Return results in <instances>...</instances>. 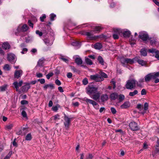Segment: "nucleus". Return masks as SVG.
I'll list each match as a JSON object with an SVG mask.
<instances>
[{
    "label": "nucleus",
    "instance_id": "f257e3e1",
    "mask_svg": "<svg viewBox=\"0 0 159 159\" xmlns=\"http://www.w3.org/2000/svg\"><path fill=\"white\" fill-rule=\"evenodd\" d=\"M136 84L138 86H141V85L139 84L138 82L136 83V81L134 79L128 80L127 81L125 86L127 89H131L135 87Z\"/></svg>",
    "mask_w": 159,
    "mask_h": 159
},
{
    "label": "nucleus",
    "instance_id": "f03ea898",
    "mask_svg": "<svg viewBox=\"0 0 159 159\" xmlns=\"http://www.w3.org/2000/svg\"><path fill=\"white\" fill-rule=\"evenodd\" d=\"M137 60V57H135L132 59L129 58H122L120 59V61L123 65L125 66L126 64H133L136 62V60Z\"/></svg>",
    "mask_w": 159,
    "mask_h": 159
},
{
    "label": "nucleus",
    "instance_id": "7ed1b4c3",
    "mask_svg": "<svg viewBox=\"0 0 159 159\" xmlns=\"http://www.w3.org/2000/svg\"><path fill=\"white\" fill-rule=\"evenodd\" d=\"M159 77V71L156 73H150L144 77L145 80L146 82H148L152 79H155Z\"/></svg>",
    "mask_w": 159,
    "mask_h": 159
},
{
    "label": "nucleus",
    "instance_id": "20e7f679",
    "mask_svg": "<svg viewBox=\"0 0 159 159\" xmlns=\"http://www.w3.org/2000/svg\"><path fill=\"white\" fill-rule=\"evenodd\" d=\"M148 103L145 102L144 104V107L142 105L140 104H138L137 106V108L138 109L139 111V112L140 113L143 114L146 112V111L148 109Z\"/></svg>",
    "mask_w": 159,
    "mask_h": 159
},
{
    "label": "nucleus",
    "instance_id": "39448f33",
    "mask_svg": "<svg viewBox=\"0 0 159 159\" xmlns=\"http://www.w3.org/2000/svg\"><path fill=\"white\" fill-rule=\"evenodd\" d=\"M93 30L91 31L90 32L84 31L82 34L87 36L89 39L91 40H95L100 37L99 36H93Z\"/></svg>",
    "mask_w": 159,
    "mask_h": 159
},
{
    "label": "nucleus",
    "instance_id": "423d86ee",
    "mask_svg": "<svg viewBox=\"0 0 159 159\" xmlns=\"http://www.w3.org/2000/svg\"><path fill=\"white\" fill-rule=\"evenodd\" d=\"M90 78L91 80L97 82H101L104 80V78L98 74L90 75Z\"/></svg>",
    "mask_w": 159,
    "mask_h": 159
},
{
    "label": "nucleus",
    "instance_id": "0eeeda50",
    "mask_svg": "<svg viewBox=\"0 0 159 159\" xmlns=\"http://www.w3.org/2000/svg\"><path fill=\"white\" fill-rule=\"evenodd\" d=\"M98 89L93 86H88L86 89V92L87 94L90 95L96 93L97 92Z\"/></svg>",
    "mask_w": 159,
    "mask_h": 159
},
{
    "label": "nucleus",
    "instance_id": "6e6552de",
    "mask_svg": "<svg viewBox=\"0 0 159 159\" xmlns=\"http://www.w3.org/2000/svg\"><path fill=\"white\" fill-rule=\"evenodd\" d=\"M7 60L11 62L14 63L16 60V56L13 53H10L7 55Z\"/></svg>",
    "mask_w": 159,
    "mask_h": 159
},
{
    "label": "nucleus",
    "instance_id": "1a4fd4ad",
    "mask_svg": "<svg viewBox=\"0 0 159 159\" xmlns=\"http://www.w3.org/2000/svg\"><path fill=\"white\" fill-rule=\"evenodd\" d=\"M129 126L130 129L133 131H137L139 129L137 124L134 121L131 122L129 124Z\"/></svg>",
    "mask_w": 159,
    "mask_h": 159
},
{
    "label": "nucleus",
    "instance_id": "9d476101",
    "mask_svg": "<svg viewBox=\"0 0 159 159\" xmlns=\"http://www.w3.org/2000/svg\"><path fill=\"white\" fill-rule=\"evenodd\" d=\"M149 52L153 54V56H155V57L158 60H159V51L154 48L148 49Z\"/></svg>",
    "mask_w": 159,
    "mask_h": 159
},
{
    "label": "nucleus",
    "instance_id": "9b49d317",
    "mask_svg": "<svg viewBox=\"0 0 159 159\" xmlns=\"http://www.w3.org/2000/svg\"><path fill=\"white\" fill-rule=\"evenodd\" d=\"M72 118H69L65 115L64 117L65 121L64 122V125L66 129H67L69 128L70 122V120Z\"/></svg>",
    "mask_w": 159,
    "mask_h": 159
},
{
    "label": "nucleus",
    "instance_id": "f8f14e48",
    "mask_svg": "<svg viewBox=\"0 0 159 159\" xmlns=\"http://www.w3.org/2000/svg\"><path fill=\"white\" fill-rule=\"evenodd\" d=\"M139 38L143 41H146L148 38V34L144 32H141L139 33Z\"/></svg>",
    "mask_w": 159,
    "mask_h": 159
},
{
    "label": "nucleus",
    "instance_id": "ddd939ff",
    "mask_svg": "<svg viewBox=\"0 0 159 159\" xmlns=\"http://www.w3.org/2000/svg\"><path fill=\"white\" fill-rule=\"evenodd\" d=\"M28 29V27L26 24H24L22 26H19L17 29V31L18 32H25Z\"/></svg>",
    "mask_w": 159,
    "mask_h": 159
},
{
    "label": "nucleus",
    "instance_id": "4468645a",
    "mask_svg": "<svg viewBox=\"0 0 159 159\" xmlns=\"http://www.w3.org/2000/svg\"><path fill=\"white\" fill-rule=\"evenodd\" d=\"M28 132V129L27 128L23 127L21 129L19 130L17 132L16 134L18 135H25Z\"/></svg>",
    "mask_w": 159,
    "mask_h": 159
},
{
    "label": "nucleus",
    "instance_id": "2eb2a0df",
    "mask_svg": "<svg viewBox=\"0 0 159 159\" xmlns=\"http://www.w3.org/2000/svg\"><path fill=\"white\" fill-rule=\"evenodd\" d=\"M84 101H85L87 103L92 104L95 107V106L98 105L97 103L94 100L89 99L86 97L84 98Z\"/></svg>",
    "mask_w": 159,
    "mask_h": 159
},
{
    "label": "nucleus",
    "instance_id": "dca6fc26",
    "mask_svg": "<svg viewBox=\"0 0 159 159\" xmlns=\"http://www.w3.org/2000/svg\"><path fill=\"white\" fill-rule=\"evenodd\" d=\"M23 71L21 70H16L14 72V78L18 79L22 75Z\"/></svg>",
    "mask_w": 159,
    "mask_h": 159
},
{
    "label": "nucleus",
    "instance_id": "f3484780",
    "mask_svg": "<svg viewBox=\"0 0 159 159\" xmlns=\"http://www.w3.org/2000/svg\"><path fill=\"white\" fill-rule=\"evenodd\" d=\"M100 93L99 92H96V93H93L92 96L90 95V97L93 99L97 100L99 98Z\"/></svg>",
    "mask_w": 159,
    "mask_h": 159
},
{
    "label": "nucleus",
    "instance_id": "a211bd4d",
    "mask_svg": "<svg viewBox=\"0 0 159 159\" xmlns=\"http://www.w3.org/2000/svg\"><path fill=\"white\" fill-rule=\"evenodd\" d=\"M23 84V81L22 80L20 81L19 83L17 81L13 83V84L15 88L16 89V91H18L19 90V87L21 86Z\"/></svg>",
    "mask_w": 159,
    "mask_h": 159
},
{
    "label": "nucleus",
    "instance_id": "6ab92c4d",
    "mask_svg": "<svg viewBox=\"0 0 159 159\" xmlns=\"http://www.w3.org/2000/svg\"><path fill=\"white\" fill-rule=\"evenodd\" d=\"M29 84L26 83L25 85L23 86L21 88V90L22 92H26L30 88Z\"/></svg>",
    "mask_w": 159,
    "mask_h": 159
},
{
    "label": "nucleus",
    "instance_id": "aec40b11",
    "mask_svg": "<svg viewBox=\"0 0 159 159\" xmlns=\"http://www.w3.org/2000/svg\"><path fill=\"white\" fill-rule=\"evenodd\" d=\"M108 99V96L107 94H102L101 97V100L102 102L107 101Z\"/></svg>",
    "mask_w": 159,
    "mask_h": 159
},
{
    "label": "nucleus",
    "instance_id": "412c9836",
    "mask_svg": "<svg viewBox=\"0 0 159 159\" xmlns=\"http://www.w3.org/2000/svg\"><path fill=\"white\" fill-rule=\"evenodd\" d=\"M2 47L5 50H7L10 48V45L8 43L6 42L2 44Z\"/></svg>",
    "mask_w": 159,
    "mask_h": 159
},
{
    "label": "nucleus",
    "instance_id": "4be33fe9",
    "mask_svg": "<svg viewBox=\"0 0 159 159\" xmlns=\"http://www.w3.org/2000/svg\"><path fill=\"white\" fill-rule=\"evenodd\" d=\"M118 95L117 93H111L110 96V97L111 100H115L118 98Z\"/></svg>",
    "mask_w": 159,
    "mask_h": 159
},
{
    "label": "nucleus",
    "instance_id": "5701e85b",
    "mask_svg": "<svg viewBox=\"0 0 159 159\" xmlns=\"http://www.w3.org/2000/svg\"><path fill=\"white\" fill-rule=\"evenodd\" d=\"M130 106V104L129 102H125L122 105L120 106V107L122 109H125L129 107Z\"/></svg>",
    "mask_w": 159,
    "mask_h": 159
},
{
    "label": "nucleus",
    "instance_id": "b1692460",
    "mask_svg": "<svg viewBox=\"0 0 159 159\" xmlns=\"http://www.w3.org/2000/svg\"><path fill=\"white\" fill-rule=\"evenodd\" d=\"M44 60L43 58H41L39 59L38 62L37 66H41L43 65Z\"/></svg>",
    "mask_w": 159,
    "mask_h": 159
},
{
    "label": "nucleus",
    "instance_id": "393cba45",
    "mask_svg": "<svg viewBox=\"0 0 159 159\" xmlns=\"http://www.w3.org/2000/svg\"><path fill=\"white\" fill-rule=\"evenodd\" d=\"M75 62L78 65H81L83 63L82 59L80 57H76L75 59Z\"/></svg>",
    "mask_w": 159,
    "mask_h": 159
},
{
    "label": "nucleus",
    "instance_id": "a878e982",
    "mask_svg": "<svg viewBox=\"0 0 159 159\" xmlns=\"http://www.w3.org/2000/svg\"><path fill=\"white\" fill-rule=\"evenodd\" d=\"M150 43L152 45H159V42L157 41V39H154L150 40Z\"/></svg>",
    "mask_w": 159,
    "mask_h": 159
},
{
    "label": "nucleus",
    "instance_id": "bb28decb",
    "mask_svg": "<svg viewBox=\"0 0 159 159\" xmlns=\"http://www.w3.org/2000/svg\"><path fill=\"white\" fill-rule=\"evenodd\" d=\"M103 29V28L101 26H96L94 28L95 30H93V31H97L98 32H99L101 31Z\"/></svg>",
    "mask_w": 159,
    "mask_h": 159
},
{
    "label": "nucleus",
    "instance_id": "cd10ccee",
    "mask_svg": "<svg viewBox=\"0 0 159 159\" xmlns=\"http://www.w3.org/2000/svg\"><path fill=\"white\" fill-rule=\"evenodd\" d=\"M136 61H137L138 63L141 65L142 66H143L146 65V62L145 61L142 59H138L137 58V60H136Z\"/></svg>",
    "mask_w": 159,
    "mask_h": 159
},
{
    "label": "nucleus",
    "instance_id": "c85d7f7f",
    "mask_svg": "<svg viewBox=\"0 0 159 159\" xmlns=\"http://www.w3.org/2000/svg\"><path fill=\"white\" fill-rule=\"evenodd\" d=\"M94 47L95 48L98 49H100L102 47V46L100 43H97L94 44Z\"/></svg>",
    "mask_w": 159,
    "mask_h": 159
},
{
    "label": "nucleus",
    "instance_id": "c756f323",
    "mask_svg": "<svg viewBox=\"0 0 159 159\" xmlns=\"http://www.w3.org/2000/svg\"><path fill=\"white\" fill-rule=\"evenodd\" d=\"M43 89H44L46 90L47 88H50L51 89H54V86L52 84H46L44 85L43 86Z\"/></svg>",
    "mask_w": 159,
    "mask_h": 159
},
{
    "label": "nucleus",
    "instance_id": "7c9ffc66",
    "mask_svg": "<svg viewBox=\"0 0 159 159\" xmlns=\"http://www.w3.org/2000/svg\"><path fill=\"white\" fill-rule=\"evenodd\" d=\"M85 61L87 64L90 65H92L93 63L92 61L90 59L86 57H85Z\"/></svg>",
    "mask_w": 159,
    "mask_h": 159
},
{
    "label": "nucleus",
    "instance_id": "2f4dec72",
    "mask_svg": "<svg viewBox=\"0 0 159 159\" xmlns=\"http://www.w3.org/2000/svg\"><path fill=\"white\" fill-rule=\"evenodd\" d=\"M98 60L99 61V62L100 64H101L102 65H104V61L103 58L101 56H98Z\"/></svg>",
    "mask_w": 159,
    "mask_h": 159
},
{
    "label": "nucleus",
    "instance_id": "473e14b6",
    "mask_svg": "<svg viewBox=\"0 0 159 159\" xmlns=\"http://www.w3.org/2000/svg\"><path fill=\"white\" fill-rule=\"evenodd\" d=\"M140 53L141 55L143 56H146L147 54V52L144 48H143L141 50Z\"/></svg>",
    "mask_w": 159,
    "mask_h": 159
},
{
    "label": "nucleus",
    "instance_id": "72a5a7b5",
    "mask_svg": "<svg viewBox=\"0 0 159 159\" xmlns=\"http://www.w3.org/2000/svg\"><path fill=\"white\" fill-rule=\"evenodd\" d=\"M123 34L125 37H128L130 35V32L129 31H126L124 32Z\"/></svg>",
    "mask_w": 159,
    "mask_h": 159
},
{
    "label": "nucleus",
    "instance_id": "f704fd0d",
    "mask_svg": "<svg viewBox=\"0 0 159 159\" xmlns=\"http://www.w3.org/2000/svg\"><path fill=\"white\" fill-rule=\"evenodd\" d=\"M13 125L12 124H9L8 125H7L5 126V128L6 129L9 130L11 129L13 127Z\"/></svg>",
    "mask_w": 159,
    "mask_h": 159
},
{
    "label": "nucleus",
    "instance_id": "c9c22d12",
    "mask_svg": "<svg viewBox=\"0 0 159 159\" xmlns=\"http://www.w3.org/2000/svg\"><path fill=\"white\" fill-rule=\"evenodd\" d=\"M113 30L115 34H120L122 32L121 30L119 29L114 28L113 29Z\"/></svg>",
    "mask_w": 159,
    "mask_h": 159
},
{
    "label": "nucleus",
    "instance_id": "e433bc0d",
    "mask_svg": "<svg viewBox=\"0 0 159 159\" xmlns=\"http://www.w3.org/2000/svg\"><path fill=\"white\" fill-rule=\"evenodd\" d=\"M138 91L136 90H135L133 92H130L129 93V95L130 96H133L137 94Z\"/></svg>",
    "mask_w": 159,
    "mask_h": 159
},
{
    "label": "nucleus",
    "instance_id": "4c0bfd02",
    "mask_svg": "<svg viewBox=\"0 0 159 159\" xmlns=\"http://www.w3.org/2000/svg\"><path fill=\"white\" fill-rule=\"evenodd\" d=\"M72 44L73 46L78 47V48H79L80 46V44L79 42L77 41H75L73 42L72 43Z\"/></svg>",
    "mask_w": 159,
    "mask_h": 159
},
{
    "label": "nucleus",
    "instance_id": "58836bf2",
    "mask_svg": "<svg viewBox=\"0 0 159 159\" xmlns=\"http://www.w3.org/2000/svg\"><path fill=\"white\" fill-rule=\"evenodd\" d=\"M3 69L5 70H9L11 69L10 66L7 64H5L3 67Z\"/></svg>",
    "mask_w": 159,
    "mask_h": 159
},
{
    "label": "nucleus",
    "instance_id": "ea45409f",
    "mask_svg": "<svg viewBox=\"0 0 159 159\" xmlns=\"http://www.w3.org/2000/svg\"><path fill=\"white\" fill-rule=\"evenodd\" d=\"M12 154V151H10L3 159H9Z\"/></svg>",
    "mask_w": 159,
    "mask_h": 159
},
{
    "label": "nucleus",
    "instance_id": "a19ab883",
    "mask_svg": "<svg viewBox=\"0 0 159 159\" xmlns=\"http://www.w3.org/2000/svg\"><path fill=\"white\" fill-rule=\"evenodd\" d=\"M32 136L30 134H28L25 137V139L26 140L30 141L32 139Z\"/></svg>",
    "mask_w": 159,
    "mask_h": 159
},
{
    "label": "nucleus",
    "instance_id": "79ce46f5",
    "mask_svg": "<svg viewBox=\"0 0 159 159\" xmlns=\"http://www.w3.org/2000/svg\"><path fill=\"white\" fill-rule=\"evenodd\" d=\"M118 99L120 102H121L124 99L125 96L122 94H120L118 95Z\"/></svg>",
    "mask_w": 159,
    "mask_h": 159
},
{
    "label": "nucleus",
    "instance_id": "37998d69",
    "mask_svg": "<svg viewBox=\"0 0 159 159\" xmlns=\"http://www.w3.org/2000/svg\"><path fill=\"white\" fill-rule=\"evenodd\" d=\"M60 107L59 104H57L56 106H54L52 107V110L54 111H57L58 110V108Z\"/></svg>",
    "mask_w": 159,
    "mask_h": 159
},
{
    "label": "nucleus",
    "instance_id": "c03bdc74",
    "mask_svg": "<svg viewBox=\"0 0 159 159\" xmlns=\"http://www.w3.org/2000/svg\"><path fill=\"white\" fill-rule=\"evenodd\" d=\"M44 41L45 44L47 45H51V43H50L49 40L48 39L46 38L44 40Z\"/></svg>",
    "mask_w": 159,
    "mask_h": 159
},
{
    "label": "nucleus",
    "instance_id": "a18cd8bd",
    "mask_svg": "<svg viewBox=\"0 0 159 159\" xmlns=\"http://www.w3.org/2000/svg\"><path fill=\"white\" fill-rule=\"evenodd\" d=\"M7 85L5 84L3 86H2L1 87V91H5L7 89Z\"/></svg>",
    "mask_w": 159,
    "mask_h": 159
},
{
    "label": "nucleus",
    "instance_id": "49530a36",
    "mask_svg": "<svg viewBox=\"0 0 159 159\" xmlns=\"http://www.w3.org/2000/svg\"><path fill=\"white\" fill-rule=\"evenodd\" d=\"M70 68L71 70H72L74 72H78L79 71L76 69L74 66H70Z\"/></svg>",
    "mask_w": 159,
    "mask_h": 159
},
{
    "label": "nucleus",
    "instance_id": "de8ad7c7",
    "mask_svg": "<svg viewBox=\"0 0 159 159\" xmlns=\"http://www.w3.org/2000/svg\"><path fill=\"white\" fill-rule=\"evenodd\" d=\"M82 83L84 85L87 84L88 83L87 79L86 78L84 79L82 81Z\"/></svg>",
    "mask_w": 159,
    "mask_h": 159
},
{
    "label": "nucleus",
    "instance_id": "09e8293b",
    "mask_svg": "<svg viewBox=\"0 0 159 159\" xmlns=\"http://www.w3.org/2000/svg\"><path fill=\"white\" fill-rule=\"evenodd\" d=\"M53 75V73L52 72H50L46 76L48 79H49Z\"/></svg>",
    "mask_w": 159,
    "mask_h": 159
},
{
    "label": "nucleus",
    "instance_id": "8fccbe9b",
    "mask_svg": "<svg viewBox=\"0 0 159 159\" xmlns=\"http://www.w3.org/2000/svg\"><path fill=\"white\" fill-rule=\"evenodd\" d=\"M54 120H56L60 119V116L58 115H56L53 116Z\"/></svg>",
    "mask_w": 159,
    "mask_h": 159
},
{
    "label": "nucleus",
    "instance_id": "3c124183",
    "mask_svg": "<svg viewBox=\"0 0 159 159\" xmlns=\"http://www.w3.org/2000/svg\"><path fill=\"white\" fill-rule=\"evenodd\" d=\"M100 76L103 78H107V75L106 74L104 73L103 72H101L100 73Z\"/></svg>",
    "mask_w": 159,
    "mask_h": 159
},
{
    "label": "nucleus",
    "instance_id": "603ef678",
    "mask_svg": "<svg viewBox=\"0 0 159 159\" xmlns=\"http://www.w3.org/2000/svg\"><path fill=\"white\" fill-rule=\"evenodd\" d=\"M111 112L113 114H115L116 112V109L113 107H112L111 108Z\"/></svg>",
    "mask_w": 159,
    "mask_h": 159
},
{
    "label": "nucleus",
    "instance_id": "864d4df0",
    "mask_svg": "<svg viewBox=\"0 0 159 159\" xmlns=\"http://www.w3.org/2000/svg\"><path fill=\"white\" fill-rule=\"evenodd\" d=\"M56 16L53 14H52L50 15V20L52 21L54 20V18L56 17Z\"/></svg>",
    "mask_w": 159,
    "mask_h": 159
},
{
    "label": "nucleus",
    "instance_id": "5fc2aeb1",
    "mask_svg": "<svg viewBox=\"0 0 159 159\" xmlns=\"http://www.w3.org/2000/svg\"><path fill=\"white\" fill-rule=\"evenodd\" d=\"M36 33L39 35V36H41L43 35V33L42 32L40 31L39 30H37L36 31Z\"/></svg>",
    "mask_w": 159,
    "mask_h": 159
},
{
    "label": "nucleus",
    "instance_id": "6e6d98bb",
    "mask_svg": "<svg viewBox=\"0 0 159 159\" xmlns=\"http://www.w3.org/2000/svg\"><path fill=\"white\" fill-rule=\"evenodd\" d=\"M21 114L24 117H27V114L26 112L24 110L22 111Z\"/></svg>",
    "mask_w": 159,
    "mask_h": 159
},
{
    "label": "nucleus",
    "instance_id": "4d7b16f0",
    "mask_svg": "<svg viewBox=\"0 0 159 159\" xmlns=\"http://www.w3.org/2000/svg\"><path fill=\"white\" fill-rule=\"evenodd\" d=\"M38 81H39L41 84H43L45 82V80L43 79H39L38 80Z\"/></svg>",
    "mask_w": 159,
    "mask_h": 159
},
{
    "label": "nucleus",
    "instance_id": "13d9d810",
    "mask_svg": "<svg viewBox=\"0 0 159 159\" xmlns=\"http://www.w3.org/2000/svg\"><path fill=\"white\" fill-rule=\"evenodd\" d=\"M135 41L134 39H131V40H130L129 43L131 45H134L135 44Z\"/></svg>",
    "mask_w": 159,
    "mask_h": 159
},
{
    "label": "nucleus",
    "instance_id": "bf43d9fd",
    "mask_svg": "<svg viewBox=\"0 0 159 159\" xmlns=\"http://www.w3.org/2000/svg\"><path fill=\"white\" fill-rule=\"evenodd\" d=\"M55 83L58 86L61 85V84L60 81L58 79H57L55 80Z\"/></svg>",
    "mask_w": 159,
    "mask_h": 159
},
{
    "label": "nucleus",
    "instance_id": "052dcab7",
    "mask_svg": "<svg viewBox=\"0 0 159 159\" xmlns=\"http://www.w3.org/2000/svg\"><path fill=\"white\" fill-rule=\"evenodd\" d=\"M27 51H28L27 49L26 48H23L22 51L21 52L22 54H24L26 53V52H27Z\"/></svg>",
    "mask_w": 159,
    "mask_h": 159
},
{
    "label": "nucleus",
    "instance_id": "680f3d73",
    "mask_svg": "<svg viewBox=\"0 0 159 159\" xmlns=\"http://www.w3.org/2000/svg\"><path fill=\"white\" fill-rule=\"evenodd\" d=\"M93 156L91 154H89L88 156L86 157V159H93Z\"/></svg>",
    "mask_w": 159,
    "mask_h": 159
},
{
    "label": "nucleus",
    "instance_id": "e2e57ef3",
    "mask_svg": "<svg viewBox=\"0 0 159 159\" xmlns=\"http://www.w3.org/2000/svg\"><path fill=\"white\" fill-rule=\"evenodd\" d=\"M36 75L38 78L42 77L43 76L42 74L40 73H37Z\"/></svg>",
    "mask_w": 159,
    "mask_h": 159
},
{
    "label": "nucleus",
    "instance_id": "0e129e2a",
    "mask_svg": "<svg viewBox=\"0 0 159 159\" xmlns=\"http://www.w3.org/2000/svg\"><path fill=\"white\" fill-rule=\"evenodd\" d=\"M46 16L45 15H43L42 16L40 17V20L42 22L44 21V19L46 18Z\"/></svg>",
    "mask_w": 159,
    "mask_h": 159
},
{
    "label": "nucleus",
    "instance_id": "69168bd1",
    "mask_svg": "<svg viewBox=\"0 0 159 159\" xmlns=\"http://www.w3.org/2000/svg\"><path fill=\"white\" fill-rule=\"evenodd\" d=\"M111 84L113 85L114 86L113 88L115 89L116 87L115 81L113 79H112L111 81Z\"/></svg>",
    "mask_w": 159,
    "mask_h": 159
},
{
    "label": "nucleus",
    "instance_id": "338daca9",
    "mask_svg": "<svg viewBox=\"0 0 159 159\" xmlns=\"http://www.w3.org/2000/svg\"><path fill=\"white\" fill-rule=\"evenodd\" d=\"M21 103L22 105L26 104L28 103V102L25 100H23L21 101Z\"/></svg>",
    "mask_w": 159,
    "mask_h": 159
},
{
    "label": "nucleus",
    "instance_id": "774afa93",
    "mask_svg": "<svg viewBox=\"0 0 159 159\" xmlns=\"http://www.w3.org/2000/svg\"><path fill=\"white\" fill-rule=\"evenodd\" d=\"M113 38L115 39H117L119 38L118 34H114L113 35Z\"/></svg>",
    "mask_w": 159,
    "mask_h": 159
}]
</instances>
